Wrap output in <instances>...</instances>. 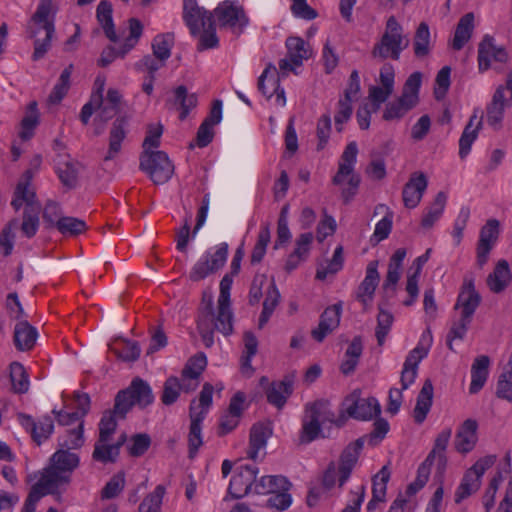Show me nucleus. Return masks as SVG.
<instances>
[{"label":"nucleus","instance_id":"nucleus-64","mask_svg":"<svg viewBox=\"0 0 512 512\" xmlns=\"http://www.w3.org/2000/svg\"><path fill=\"white\" fill-rule=\"evenodd\" d=\"M164 494V486L158 485L151 494L144 498V500L139 506V512H158Z\"/></svg>","mask_w":512,"mask_h":512},{"label":"nucleus","instance_id":"nucleus-56","mask_svg":"<svg viewBox=\"0 0 512 512\" xmlns=\"http://www.w3.org/2000/svg\"><path fill=\"white\" fill-rule=\"evenodd\" d=\"M343 263V247L339 245L336 247L332 259L329 261V263L326 266L318 267L316 278L319 280H325L328 274H336L342 269Z\"/></svg>","mask_w":512,"mask_h":512},{"label":"nucleus","instance_id":"nucleus-60","mask_svg":"<svg viewBox=\"0 0 512 512\" xmlns=\"http://www.w3.org/2000/svg\"><path fill=\"white\" fill-rule=\"evenodd\" d=\"M56 227L63 235L75 236L86 230L84 221L74 217H61L56 222Z\"/></svg>","mask_w":512,"mask_h":512},{"label":"nucleus","instance_id":"nucleus-38","mask_svg":"<svg viewBox=\"0 0 512 512\" xmlns=\"http://www.w3.org/2000/svg\"><path fill=\"white\" fill-rule=\"evenodd\" d=\"M197 95L195 93H188V90L185 86L180 85L174 90V99L169 101L174 107L180 109V120H184L190 110L196 107L197 105Z\"/></svg>","mask_w":512,"mask_h":512},{"label":"nucleus","instance_id":"nucleus-29","mask_svg":"<svg viewBox=\"0 0 512 512\" xmlns=\"http://www.w3.org/2000/svg\"><path fill=\"white\" fill-rule=\"evenodd\" d=\"M195 400L190 404V428L188 434L189 458H194L203 444L201 423L203 415H196Z\"/></svg>","mask_w":512,"mask_h":512},{"label":"nucleus","instance_id":"nucleus-62","mask_svg":"<svg viewBox=\"0 0 512 512\" xmlns=\"http://www.w3.org/2000/svg\"><path fill=\"white\" fill-rule=\"evenodd\" d=\"M117 418L108 411L104 412L99 422V437L97 440L101 442H110L117 428Z\"/></svg>","mask_w":512,"mask_h":512},{"label":"nucleus","instance_id":"nucleus-40","mask_svg":"<svg viewBox=\"0 0 512 512\" xmlns=\"http://www.w3.org/2000/svg\"><path fill=\"white\" fill-rule=\"evenodd\" d=\"M270 434L269 428L263 424H256L251 428L247 451L248 458L252 460L257 459L259 451L266 446Z\"/></svg>","mask_w":512,"mask_h":512},{"label":"nucleus","instance_id":"nucleus-16","mask_svg":"<svg viewBox=\"0 0 512 512\" xmlns=\"http://www.w3.org/2000/svg\"><path fill=\"white\" fill-rule=\"evenodd\" d=\"M260 386L265 390L267 401L281 409L287 398L293 392V378L291 376L284 377L283 380L278 382H269V379L265 376L261 377L259 380Z\"/></svg>","mask_w":512,"mask_h":512},{"label":"nucleus","instance_id":"nucleus-17","mask_svg":"<svg viewBox=\"0 0 512 512\" xmlns=\"http://www.w3.org/2000/svg\"><path fill=\"white\" fill-rule=\"evenodd\" d=\"M183 17L193 35L200 33L201 28L212 26V14L199 7L196 0H184Z\"/></svg>","mask_w":512,"mask_h":512},{"label":"nucleus","instance_id":"nucleus-24","mask_svg":"<svg viewBox=\"0 0 512 512\" xmlns=\"http://www.w3.org/2000/svg\"><path fill=\"white\" fill-rule=\"evenodd\" d=\"M309 411L315 415L318 420L324 425L325 423L335 424L337 427H341L346 422V416L341 411L340 415L337 416L333 411L331 403L326 399H319L305 405Z\"/></svg>","mask_w":512,"mask_h":512},{"label":"nucleus","instance_id":"nucleus-49","mask_svg":"<svg viewBox=\"0 0 512 512\" xmlns=\"http://www.w3.org/2000/svg\"><path fill=\"white\" fill-rule=\"evenodd\" d=\"M10 379L15 393L23 394L28 391L30 385L29 376L21 363L13 362L10 365Z\"/></svg>","mask_w":512,"mask_h":512},{"label":"nucleus","instance_id":"nucleus-54","mask_svg":"<svg viewBox=\"0 0 512 512\" xmlns=\"http://www.w3.org/2000/svg\"><path fill=\"white\" fill-rule=\"evenodd\" d=\"M17 219L10 220L0 232V254L8 257L12 254L15 242L14 228L17 226Z\"/></svg>","mask_w":512,"mask_h":512},{"label":"nucleus","instance_id":"nucleus-32","mask_svg":"<svg viewBox=\"0 0 512 512\" xmlns=\"http://www.w3.org/2000/svg\"><path fill=\"white\" fill-rule=\"evenodd\" d=\"M290 486V482L284 476H262L259 479L256 478L254 493L258 495H271L281 490H289Z\"/></svg>","mask_w":512,"mask_h":512},{"label":"nucleus","instance_id":"nucleus-57","mask_svg":"<svg viewBox=\"0 0 512 512\" xmlns=\"http://www.w3.org/2000/svg\"><path fill=\"white\" fill-rule=\"evenodd\" d=\"M40 211L41 208L24 209L21 231L25 237L32 238L36 235L40 225Z\"/></svg>","mask_w":512,"mask_h":512},{"label":"nucleus","instance_id":"nucleus-61","mask_svg":"<svg viewBox=\"0 0 512 512\" xmlns=\"http://www.w3.org/2000/svg\"><path fill=\"white\" fill-rule=\"evenodd\" d=\"M390 479V472L387 466H383L382 469L373 479L372 487V500L382 502L385 499L387 483Z\"/></svg>","mask_w":512,"mask_h":512},{"label":"nucleus","instance_id":"nucleus-37","mask_svg":"<svg viewBox=\"0 0 512 512\" xmlns=\"http://www.w3.org/2000/svg\"><path fill=\"white\" fill-rule=\"evenodd\" d=\"M501 232L500 222L497 219H488L482 226V262L490 251L496 246Z\"/></svg>","mask_w":512,"mask_h":512},{"label":"nucleus","instance_id":"nucleus-42","mask_svg":"<svg viewBox=\"0 0 512 512\" xmlns=\"http://www.w3.org/2000/svg\"><path fill=\"white\" fill-rule=\"evenodd\" d=\"M243 340L244 350L241 357V372L245 376L250 377L254 372V369L251 365V360L258 351V340L256 336L250 331H246L244 333Z\"/></svg>","mask_w":512,"mask_h":512},{"label":"nucleus","instance_id":"nucleus-36","mask_svg":"<svg viewBox=\"0 0 512 512\" xmlns=\"http://www.w3.org/2000/svg\"><path fill=\"white\" fill-rule=\"evenodd\" d=\"M432 399L433 385L432 382L427 379L418 394L416 406L414 408V420L416 423L421 424L425 420L432 406Z\"/></svg>","mask_w":512,"mask_h":512},{"label":"nucleus","instance_id":"nucleus-30","mask_svg":"<svg viewBox=\"0 0 512 512\" xmlns=\"http://www.w3.org/2000/svg\"><path fill=\"white\" fill-rule=\"evenodd\" d=\"M38 333L35 327L26 320L20 321L14 328V344L19 351L31 350L37 340Z\"/></svg>","mask_w":512,"mask_h":512},{"label":"nucleus","instance_id":"nucleus-2","mask_svg":"<svg viewBox=\"0 0 512 512\" xmlns=\"http://www.w3.org/2000/svg\"><path fill=\"white\" fill-rule=\"evenodd\" d=\"M478 304L479 297L473 282H465L454 306L453 320L447 335V345L450 350H453L454 340L464 338Z\"/></svg>","mask_w":512,"mask_h":512},{"label":"nucleus","instance_id":"nucleus-45","mask_svg":"<svg viewBox=\"0 0 512 512\" xmlns=\"http://www.w3.org/2000/svg\"><path fill=\"white\" fill-rule=\"evenodd\" d=\"M97 19L101 24L106 37L112 41L117 42L118 36L114 29L112 20V5L106 0H102L97 7Z\"/></svg>","mask_w":512,"mask_h":512},{"label":"nucleus","instance_id":"nucleus-50","mask_svg":"<svg viewBox=\"0 0 512 512\" xmlns=\"http://www.w3.org/2000/svg\"><path fill=\"white\" fill-rule=\"evenodd\" d=\"M83 426V421H80L75 428L67 430L66 435L59 438L58 446L68 451L81 448L85 441Z\"/></svg>","mask_w":512,"mask_h":512},{"label":"nucleus","instance_id":"nucleus-41","mask_svg":"<svg viewBox=\"0 0 512 512\" xmlns=\"http://www.w3.org/2000/svg\"><path fill=\"white\" fill-rule=\"evenodd\" d=\"M511 280L509 265L506 260H501L496 265L492 274L487 278V285L494 293L503 291Z\"/></svg>","mask_w":512,"mask_h":512},{"label":"nucleus","instance_id":"nucleus-4","mask_svg":"<svg viewBox=\"0 0 512 512\" xmlns=\"http://www.w3.org/2000/svg\"><path fill=\"white\" fill-rule=\"evenodd\" d=\"M197 329L202 338L204 345L210 348L214 344V331L228 336L233 332V313L230 303L218 302L216 315L212 312V303L201 312Z\"/></svg>","mask_w":512,"mask_h":512},{"label":"nucleus","instance_id":"nucleus-23","mask_svg":"<svg viewBox=\"0 0 512 512\" xmlns=\"http://www.w3.org/2000/svg\"><path fill=\"white\" fill-rule=\"evenodd\" d=\"M341 305L335 304L324 310L320 316L318 327L311 332L312 337L322 342L324 338L336 329L340 323Z\"/></svg>","mask_w":512,"mask_h":512},{"label":"nucleus","instance_id":"nucleus-22","mask_svg":"<svg viewBox=\"0 0 512 512\" xmlns=\"http://www.w3.org/2000/svg\"><path fill=\"white\" fill-rule=\"evenodd\" d=\"M377 267V261L368 263L365 278L358 287L357 300L363 304L365 309L371 304L374 292L379 283L380 276Z\"/></svg>","mask_w":512,"mask_h":512},{"label":"nucleus","instance_id":"nucleus-5","mask_svg":"<svg viewBox=\"0 0 512 512\" xmlns=\"http://www.w3.org/2000/svg\"><path fill=\"white\" fill-rule=\"evenodd\" d=\"M358 147L356 142H350L344 149L339 163L337 173L332 178V183L342 186L347 180V186L341 190L344 203H349L357 194L361 178L355 173Z\"/></svg>","mask_w":512,"mask_h":512},{"label":"nucleus","instance_id":"nucleus-63","mask_svg":"<svg viewBox=\"0 0 512 512\" xmlns=\"http://www.w3.org/2000/svg\"><path fill=\"white\" fill-rule=\"evenodd\" d=\"M164 66V61L147 54L134 64V69L139 73H145V76H155L156 72Z\"/></svg>","mask_w":512,"mask_h":512},{"label":"nucleus","instance_id":"nucleus-58","mask_svg":"<svg viewBox=\"0 0 512 512\" xmlns=\"http://www.w3.org/2000/svg\"><path fill=\"white\" fill-rule=\"evenodd\" d=\"M54 492L47 488L44 484H42L40 481H37L31 488L24 505L22 507L21 512H35L36 505L39 502V500L47 495V494H53Z\"/></svg>","mask_w":512,"mask_h":512},{"label":"nucleus","instance_id":"nucleus-3","mask_svg":"<svg viewBox=\"0 0 512 512\" xmlns=\"http://www.w3.org/2000/svg\"><path fill=\"white\" fill-rule=\"evenodd\" d=\"M79 463L80 458L77 453L59 447L51 456L49 465L43 469L38 481L56 492L61 486L70 483L71 475Z\"/></svg>","mask_w":512,"mask_h":512},{"label":"nucleus","instance_id":"nucleus-10","mask_svg":"<svg viewBox=\"0 0 512 512\" xmlns=\"http://www.w3.org/2000/svg\"><path fill=\"white\" fill-rule=\"evenodd\" d=\"M512 102V72L508 75L505 85H500L486 107V121L493 130L502 128L505 109Z\"/></svg>","mask_w":512,"mask_h":512},{"label":"nucleus","instance_id":"nucleus-47","mask_svg":"<svg viewBox=\"0 0 512 512\" xmlns=\"http://www.w3.org/2000/svg\"><path fill=\"white\" fill-rule=\"evenodd\" d=\"M474 114L470 122L466 125L460 140H459V156L461 159H465L471 150V146L477 139L478 130L480 129V120L474 125L473 122L476 120Z\"/></svg>","mask_w":512,"mask_h":512},{"label":"nucleus","instance_id":"nucleus-55","mask_svg":"<svg viewBox=\"0 0 512 512\" xmlns=\"http://www.w3.org/2000/svg\"><path fill=\"white\" fill-rule=\"evenodd\" d=\"M73 71V65H68L61 73L57 84L54 86L49 100L51 103H59L67 94L70 88V78Z\"/></svg>","mask_w":512,"mask_h":512},{"label":"nucleus","instance_id":"nucleus-11","mask_svg":"<svg viewBox=\"0 0 512 512\" xmlns=\"http://www.w3.org/2000/svg\"><path fill=\"white\" fill-rule=\"evenodd\" d=\"M342 412L357 420H370L381 412V406L374 397L361 398L360 392L354 391L342 402Z\"/></svg>","mask_w":512,"mask_h":512},{"label":"nucleus","instance_id":"nucleus-59","mask_svg":"<svg viewBox=\"0 0 512 512\" xmlns=\"http://www.w3.org/2000/svg\"><path fill=\"white\" fill-rule=\"evenodd\" d=\"M134 405L135 403L130 393L127 389H124L117 393L114 408L113 410H108V412L113 413V415L119 419H124Z\"/></svg>","mask_w":512,"mask_h":512},{"label":"nucleus","instance_id":"nucleus-25","mask_svg":"<svg viewBox=\"0 0 512 512\" xmlns=\"http://www.w3.org/2000/svg\"><path fill=\"white\" fill-rule=\"evenodd\" d=\"M478 423L476 420L467 419L457 431L455 437V448L460 453L470 452L477 443Z\"/></svg>","mask_w":512,"mask_h":512},{"label":"nucleus","instance_id":"nucleus-6","mask_svg":"<svg viewBox=\"0 0 512 512\" xmlns=\"http://www.w3.org/2000/svg\"><path fill=\"white\" fill-rule=\"evenodd\" d=\"M422 83L420 72L412 73L406 80L401 96L387 103L383 112L386 121L399 120L412 110L419 102V90Z\"/></svg>","mask_w":512,"mask_h":512},{"label":"nucleus","instance_id":"nucleus-39","mask_svg":"<svg viewBox=\"0 0 512 512\" xmlns=\"http://www.w3.org/2000/svg\"><path fill=\"white\" fill-rule=\"evenodd\" d=\"M431 344L432 334L430 329H426L417 346L409 352L403 366L417 370L421 360L427 356Z\"/></svg>","mask_w":512,"mask_h":512},{"label":"nucleus","instance_id":"nucleus-19","mask_svg":"<svg viewBox=\"0 0 512 512\" xmlns=\"http://www.w3.org/2000/svg\"><path fill=\"white\" fill-rule=\"evenodd\" d=\"M508 60V53L503 46L495 44L493 37L486 35L482 39V71L498 69Z\"/></svg>","mask_w":512,"mask_h":512},{"label":"nucleus","instance_id":"nucleus-12","mask_svg":"<svg viewBox=\"0 0 512 512\" xmlns=\"http://www.w3.org/2000/svg\"><path fill=\"white\" fill-rule=\"evenodd\" d=\"M128 36L125 37L123 44L119 50L112 46L103 49L98 60V65L106 67L111 64L117 57L124 58L139 42L143 34V24L137 18L128 20Z\"/></svg>","mask_w":512,"mask_h":512},{"label":"nucleus","instance_id":"nucleus-33","mask_svg":"<svg viewBox=\"0 0 512 512\" xmlns=\"http://www.w3.org/2000/svg\"><path fill=\"white\" fill-rule=\"evenodd\" d=\"M126 389L130 393L135 405L140 408H145L154 402L152 388L148 382L141 378H134Z\"/></svg>","mask_w":512,"mask_h":512},{"label":"nucleus","instance_id":"nucleus-13","mask_svg":"<svg viewBox=\"0 0 512 512\" xmlns=\"http://www.w3.org/2000/svg\"><path fill=\"white\" fill-rule=\"evenodd\" d=\"M285 44L287 57L279 61L282 76H287L289 72L296 73V69L302 66L303 61L309 59L312 54L309 44L300 37H288Z\"/></svg>","mask_w":512,"mask_h":512},{"label":"nucleus","instance_id":"nucleus-15","mask_svg":"<svg viewBox=\"0 0 512 512\" xmlns=\"http://www.w3.org/2000/svg\"><path fill=\"white\" fill-rule=\"evenodd\" d=\"M258 468L254 465H241L232 476L228 493L232 498L240 499L249 493H254V484Z\"/></svg>","mask_w":512,"mask_h":512},{"label":"nucleus","instance_id":"nucleus-1","mask_svg":"<svg viewBox=\"0 0 512 512\" xmlns=\"http://www.w3.org/2000/svg\"><path fill=\"white\" fill-rule=\"evenodd\" d=\"M56 13L57 8L53 5V0H39L36 11L27 22V35L33 39V61L44 58L51 48Z\"/></svg>","mask_w":512,"mask_h":512},{"label":"nucleus","instance_id":"nucleus-44","mask_svg":"<svg viewBox=\"0 0 512 512\" xmlns=\"http://www.w3.org/2000/svg\"><path fill=\"white\" fill-rule=\"evenodd\" d=\"M39 124V113L37 109V102L32 101L29 103L26 114L23 117L20 125L19 137L23 141L30 140L34 136V131Z\"/></svg>","mask_w":512,"mask_h":512},{"label":"nucleus","instance_id":"nucleus-9","mask_svg":"<svg viewBox=\"0 0 512 512\" xmlns=\"http://www.w3.org/2000/svg\"><path fill=\"white\" fill-rule=\"evenodd\" d=\"M218 26L239 36L249 23V19L242 6L230 1L220 3L212 14Z\"/></svg>","mask_w":512,"mask_h":512},{"label":"nucleus","instance_id":"nucleus-8","mask_svg":"<svg viewBox=\"0 0 512 512\" xmlns=\"http://www.w3.org/2000/svg\"><path fill=\"white\" fill-rule=\"evenodd\" d=\"M139 169L156 184H164L174 174V165L164 151H143L139 158Z\"/></svg>","mask_w":512,"mask_h":512},{"label":"nucleus","instance_id":"nucleus-18","mask_svg":"<svg viewBox=\"0 0 512 512\" xmlns=\"http://www.w3.org/2000/svg\"><path fill=\"white\" fill-rule=\"evenodd\" d=\"M427 178L422 172H414L411 174L408 182L404 185L402 191V199L404 206L413 209L418 206L422 196L427 188Z\"/></svg>","mask_w":512,"mask_h":512},{"label":"nucleus","instance_id":"nucleus-48","mask_svg":"<svg viewBox=\"0 0 512 512\" xmlns=\"http://www.w3.org/2000/svg\"><path fill=\"white\" fill-rule=\"evenodd\" d=\"M280 294L274 282L269 283L266 298L263 302V310L259 317V328H262L273 314L276 306L279 303Z\"/></svg>","mask_w":512,"mask_h":512},{"label":"nucleus","instance_id":"nucleus-20","mask_svg":"<svg viewBox=\"0 0 512 512\" xmlns=\"http://www.w3.org/2000/svg\"><path fill=\"white\" fill-rule=\"evenodd\" d=\"M363 446L364 438H358L356 441L349 444L342 452L339 464V487H342L349 479L351 472L358 461Z\"/></svg>","mask_w":512,"mask_h":512},{"label":"nucleus","instance_id":"nucleus-14","mask_svg":"<svg viewBox=\"0 0 512 512\" xmlns=\"http://www.w3.org/2000/svg\"><path fill=\"white\" fill-rule=\"evenodd\" d=\"M228 255V244L221 243L215 247L213 253L207 252L196 264L190 272L192 281H199L207 277L209 274L216 272L224 266Z\"/></svg>","mask_w":512,"mask_h":512},{"label":"nucleus","instance_id":"nucleus-46","mask_svg":"<svg viewBox=\"0 0 512 512\" xmlns=\"http://www.w3.org/2000/svg\"><path fill=\"white\" fill-rule=\"evenodd\" d=\"M322 425L318 418L305 407L300 435L301 442L310 443L318 438Z\"/></svg>","mask_w":512,"mask_h":512},{"label":"nucleus","instance_id":"nucleus-31","mask_svg":"<svg viewBox=\"0 0 512 512\" xmlns=\"http://www.w3.org/2000/svg\"><path fill=\"white\" fill-rule=\"evenodd\" d=\"M25 204V209L41 208V204L36 199V193L27 182H18L11 206L18 211Z\"/></svg>","mask_w":512,"mask_h":512},{"label":"nucleus","instance_id":"nucleus-43","mask_svg":"<svg viewBox=\"0 0 512 512\" xmlns=\"http://www.w3.org/2000/svg\"><path fill=\"white\" fill-rule=\"evenodd\" d=\"M413 50L417 58H425L431 51V35L426 22H421L413 39Z\"/></svg>","mask_w":512,"mask_h":512},{"label":"nucleus","instance_id":"nucleus-51","mask_svg":"<svg viewBox=\"0 0 512 512\" xmlns=\"http://www.w3.org/2000/svg\"><path fill=\"white\" fill-rule=\"evenodd\" d=\"M119 456L117 446L110 442H101L97 440L94 445L92 458L94 461L106 464L116 462Z\"/></svg>","mask_w":512,"mask_h":512},{"label":"nucleus","instance_id":"nucleus-26","mask_svg":"<svg viewBox=\"0 0 512 512\" xmlns=\"http://www.w3.org/2000/svg\"><path fill=\"white\" fill-rule=\"evenodd\" d=\"M195 389V383L186 384L182 379L176 376H170L163 383V390L160 399L165 406H170L178 400L181 392L190 393Z\"/></svg>","mask_w":512,"mask_h":512},{"label":"nucleus","instance_id":"nucleus-28","mask_svg":"<svg viewBox=\"0 0 512 512\" xmlns=\"http://www.w3.org/2000/svg\"><path fill=\"white\" fill-rule=\"evenodd\" d=\"M126 121L124 118H117L109 132V146L104 161L114 159L122 149V143L126 138Z\"/></svg>","mask_w":512,"mask_h":512},{"label":"nucleus","instance_id":"nucleus-34","mask_svg":"<svg viewBox=\"0 0 512 512\" xmlns=\"http://www.w3.org/2000/svg\"><path fill=\"white\" fill-rule=\"evenodd\" d=\"M474 29V14L467 13L462 16L456 26L454 37L451 42V47L454 50H461L465 44L470 40Z\"/></svg>","mask_w":512,"mask_h":512},{"label":"nucleus","instance_id":"nucleus-21","mask_svg":"<svg viewBox=\"0 0 512 512\" xmlns=\"http://www.w3.org/2000/svg\"><path fill=\"white\" fill-rule=\"evenodd\" d=\"M19 420L38 445L47 440L54 430L53 421L49 416H44L35 422L31 416L20 414Z\"/></svg>","mask_w":512,"mask_h":512},{"label":"nucleus","instance_id":"nucleus-35","mask_svg":"<svg viewBox=\"0 0 512 512\" xmlns=\"http://www.w3.org/2000/svg\"><path fill=\"white\" fill-rule=\"evenodd\" d=\"M207 358L204 353H198L191 357L181 373L182 381L186 384H196V388L199 385V377L206 368Z\"/></svg>","mask_w":512,"mask_h":512},{"label":"nucleus","instance_id":"nucleus-7","mask_svg":"<svg viewBox=\"0 0 512 512\" xmlns=\"http://www.w3.org/2000/svg\"><path fill=\"white\" fill-rule=\"evenodd\" d=\"M409 45V39L403 34V28L394 16L388 18L386 29L380 41L372 50L374 58L399 60L400 54Z\"/></svg>","mask_w":512,"mask_h":512},{"label":"nucleus","instance_id":"nucleus-52","mask_svg":"<svg viewBox=\"0 0 512 512\" xmlns=\"http://www.w3.org/2000/svg\"><path fill=\"white\" fill-rule=\"evenodd\" d=\"M446 199L447 197L443 192H439L436 195L434 202L422 218L421 225L424 228H431L433 224L440 218L444 211Z\"/></svg>","mask_w":512,"mask_h":512},{"label":"nucleus","instance_id":"nucleus-53","mask_svg":"<svg viewBox=\"0 0 512 512\" xmlns=\"http://www.w3.org/2000/svg\"><path fill=\"white\" fill-rule=\"evenodd\" d=\"M173 40V34L170 33L157 35L152 42V56L161 59L166 63V60L171 55Z\"/></svg>","mask_w":512,"mask_h":512},{"label":"nucleus","instance_id":"nucleus-27","mask_svg":"<svg viewBox=\"0 0 512 512\" xmlns=\"http://www.w3.org/2000/svg\"><path fill=\"white\" fill-rule=\"evenodd\" d=\"M480 480V466L477 461L471 468L464 474L462 481L455 493V502L460 503L472 493L476 492L479 488Z\"/></svg>","mask_w":512,"mask_h":512}]
</instances>
